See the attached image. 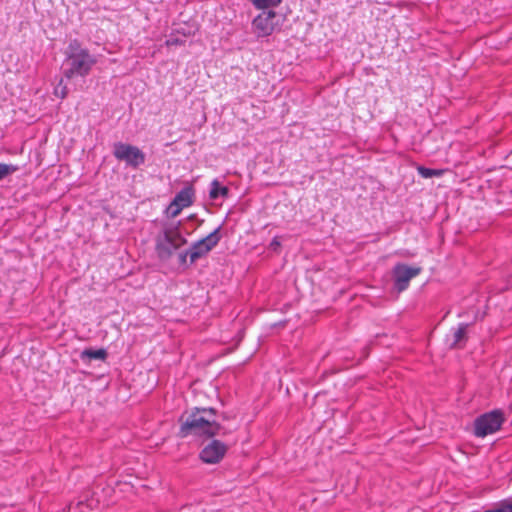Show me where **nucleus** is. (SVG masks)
Listing matches in <instances>:
<instances>
[{
  "label": "nucleus",
  "instance_id": "f257e3e1",
  "mask_svg": "<svg viewBox=\"0 0 512 512\" xmlns=\"http://www.w3.org/2000/svg\"><path fill=\"white\" fill-rule=\"evenodd\" d=\"M218 412L215 408L194 407L191 411L184 412L180 418L178 436L203 437L211 439L217 435H225L228 431L216 420Z\"/></svg>",
  "mask_w": 512,
  "mask_h": 512
},
{
  "label": "nucleus",
  "instance_id": "f03ea898",
  "mask_svg": "<svg viewBox=\"0 0 512 512\" xmlns=\"http://www.w3.org/2000/svg\"><path fill=\"white\" fill-rule=\"evenodd\" d=\"M65 55L66 68L63 73L67 79L86 77L97 63V58L78 39L69 42Z\"/></svg>",
  "mask_w": 512,
  "mask_h": 512
},
{
  "label": "nucleus",
  "instance_id": "7ed1b4c3",
  "mask_svg": "<svg viewBox=\"0 0 512 512\" xmlns=\"http://www.w3.org/2000/svg\"><path fill=\"white\" fill-rule=\"evenodd\" d=\"M186 238L181 234L179 226H170L164 228L163 232L156 237L155 251L161 261H167L171 258L174 251L186 244Z\"/></svg>",
  "mask_w": 512,
  "mask_h": 512
},
{
  "label": "nucleus",
  "instance_id": "20e7f679",
  "mask_svg": "<svg viewBox=\"0 0 512 512\" xmlns=\"http://www.w3.org/2000/svg\"><path fill=\"white\" fill-rule=\"evenodd\" d=\"M505 418L501 410L496 409L478 416L474 421V434L477 437H485L497 432Z\"/></svg>",
  "mask_w": 512,
  "mask_h": 512
},
{
  "label": "nucleus",
  "instance_id": "39448f33",
  "mask_svg": "<svg viewBox=\"0 0 512 512\" xmlns=\"http://www.w3.org/2000/svg\"><path fill=\"white\" fill-rule=\"evenodd\" d=\"M113 155L117 160L125 162L133 169L143 165L146 160V156L140 148L123 142L114 143Z\"/></svg>",
  "mask_w": 512,
  "mask_h": 512
},
{
  "label": "nucleus",
  "instance_id": "423d86ee",
  "mask_svg": "<svg viewBox=\"0 0 512 512\" xmlns=\"http://www.w3.org/2000/svg\"><path fill=\"white\" fill-rule=\"evenodd\" d=\"M222 225H219L214 231L201 240L192 244L189 249L190 265L194 264L198 259L208 255V253L220 242Z\"/></svg>",
  "mask_w": 512,
  "mask_h": 512
},
{
  "label": "nucleus",
  "instance_id": "0eeeda50",
  "mask_svg": "<svg viewBox=\"0 0 512 512\" xmlns=\"http://www.w3.org/2000/svg\"><path fill=\"white\" fill-rule=\"evenodd\" d=\"M421 271V267H411L407 264L397 263L392 269L394 289L398 293L405 291L409 286L410 280L419 275Z\"/></svg>",
  "mask_w": 512,
  "mask_h": 512
},
{
  "label": "nucleus",
  "instance_id": "6e6552de",
  "mask_svg": "<svg viewBox=\"0 0 512 512\" xmlns=\"http://www.w3.org/2000/svg\"><path fill=\"white\" fill-rule=\"evenodd\" d=\"M277 13L274 10L262 11L252 20V30L257 38L272 35L276 29L274 19Z\"/></svg>",
  "mask_w": 512,
  "mask_h": 512
},
{
  "label": "nucleus",
  "instance_id": "1a4fd4ad",
  "mask_svg": "<svg viewBox=\"0 0 512 512\" xmlns=\"http://www.w3.org/2000/svg\"><path fill=\"white\" fill-rule=\"evenodd\" d=\"M228 445L224 442L212 439L199 453V458L206 464H217L226 455Z\"/></svg>",
  "mask_w": 512,
  "mask_h": 512
},
{
  "label": "nucleus",
  "instance_id": "9d476101",
  "mask_svg": "<svg viewBox=\"0 0 512 512\" xmlns=\"http://www.w3.org/2000/svg\"><path fill=\"white\" fill-rule=\"evenodd\" d=\"M194 189L192 186H186L181 189L174 197V206L178 205L182 209L189 207L193 204Z\"/></svg>",
  "mask_w": 512,
  "mask_h": 512
},
{
  "label": "nucleus",
  "instance_id": "9b49d317",
  "mask_svg": "<svg viewBox=\"0 0 512 512\" xmlns=\"http://www.w3.org/2000/svg\"><path fill=\"white\" fill-rule=\"evenodd\" d=\"M469 324L461 323L457 329L453 332V341L449 344L450 348L461 347L467 340L466 331Z\"/></svg>",
  "mask_w": 512,
  "mask_h": 512
},
{
  "label": "nucleus",
  "instance_id": "f8f14e48",
  "mask_svg": "<svg viewBox=\"0 0 512 512\" xmlns=\"http://www.w3.org/2000/svg\"><path fill=\"white\" fill-rule=\"evenodd\" d=\"M229 189L226 186H221L217 179L211 182V189L209 191V197L212 200H216L219 197H228Z\"/></svg>",
  "mask_w": 512,
  "mask_h": 512
},
{
  "label": "nucleus",
  "instance_id": "ddd939ff",
  "mask_svg": "<svg viewBox=\"0 0 512 512\" xmlns=\"http://www.w3.org/2000/svg\"><path fill=\"white\" fill-rule=\"evenodd\" d=\"M108 356V353L107 351L104 349V348H100V349H97V350H94V349H85L81 352V359L84 360V359H99V360H105Z\"/></svg>",
  "mask_w": 512,
  "mask_h": 512
},
{
  "label": "nucleus",
  "instance_id": "4468645a",
  "mask_svg": "<svg viewBox=\"0 0 512 512\" xmlns=\"http://www.w3.org/2000/svg\"><path fill=\"white\" fill-rule=\"evenodd\" d=\"M417 171L423 178L440 177L443 175V170L431 169L424 166H418Z\"/></svg>",
  "mask_w": 512,
  "mask_h": 512
},
{
  "label": "nucleus",
  "instance_id": "2eb2a0df",
  "mask_svg": "<svg viewBox=\"0 0 512 512\" xmlns=\"http://www.w3.org/2000/svg\"><path fill=\"white\" fill-rule=\"evenodd\" d=\"M282 0H253V5L257 9L267 11L270 7H277L281 4Z\"/></svg>",
  "mask_w": 512,
  "mask_h": 512
},
{
  "label": "nucleus",
  "instance_id": "dca6fc26",
  "mask_svg": "<svg viewBox=\"0 0 512 512\" xmlns=\"http://www.w3.org/2000/svg\"><path fill=\"white\" fill-rule=\"evenodd\" d=\"M18 170H19V167L16 165L0 163V181H2L7 176L15 173Z\"/></svg>",
  "mask_w": 512,
  "mask_h": 512
},
{
  "label": "nucleus",
  "instance_id": "f3484780",
  "mask_svg": "<svg viewBox=\"0 0 512 512\" xmlns=\"http://www.w3.org/2000/svg\"><path fill=\"white\" fill-rule=\"evenodd\" d=\"M491 512H512V501H503L498 507L491 509Z\"/></svg>",
  "mask_w": 512,
  "mask_h": 512
},
{
  "label": "nucleus",
  "instance_id": "a211bd4d",
  "mask_svg": "<svg viewBox=\"0 0 512 512\" xmlns=\"http://www.w3.org/2000/svg\"><path fill=\"white\" fill-rule=\"evenodd\" d=\"M182 210L183 209L180 206H178V205L174 206V202H171L169 204V206L167 207L166 212L169 217L174 218L177 215H179Z\"/></svg>",
  "mask_w": 512,
  "mask_h": 512
},
{
  "label": "nucleus",
  "instance_id": "6ab92c4d",
  "mask_svg": "<svg viewBox=\"0 0 512 512\" xmlns=\"http://www.w3.org/2000/svg\"><path fill=\"white\" fill-rule=\"evenodd\" d=\"M54 94L57 97H60L61 99L66 98L68 94V89L66 86H62V80L60 81L59 85L55 88Z\"/></svg>",
  "mask_w": 512,
  "mask_h": 512
},
{
  "label": "nucleus",
  "instance_id": "aec40b11",
  "mask_svg": "<svg viewBox=\"0 0 512 512\" xmlns=\"http://www.w3.org/2000/svg\"><path fill=\"white\" fill-rule=\"evenodd\" d=\"M166 46H178V45H184L185 40H182L180 38L174 37L173 35H170V37L165 42Z\"/></svg>",
  "mask_w": 512,
  "mask_h": 512
},
{
  "label": "nucleus",
  "instance_id": "412c9836",
  "mask_svg": "<svg viewBox=\"0 0 512 512\" xmlns=\"http://www.w3.org/2000/svg\"><path fill=\"white\" fill-rule=\"evenodd\" d=\"M188 257H189V250L179 253V255H178L179 264L186 265Z\"/></svg>",
  "mask_w": 512,
  "mask_h": 512
},
{
  "label": "nucleus",
  "instance_id": "4be33fe9",
  "mask_svg": "<svg viewBox=\"0 0 512 512\" xmlns=\"http://www.w3.org/2000/svg\"><path fill=\"white\" fill-rule=\"evenodd\" d=\"M281 246L279 238L276 236L272 239L270 243V248L276 251Z\"/></svg>",
  "mask_w": 512,
  "mask_h": 512
},
{
  "label": "nucleus",
  "instance_id": "5701e85b",
  "mask_svg": "<svg viewBox=\"0 0 512 512\" xmlns=\"http://www.w3.org/2000/svg\"><path fill=\"white\" fill-rule=\"evenodd\" d=\"M484 512H491V509H490V510H487V511H484Z\"/></svg>",
  "mask_w": 512,
  "mask_h": 512
}]
</instances>
